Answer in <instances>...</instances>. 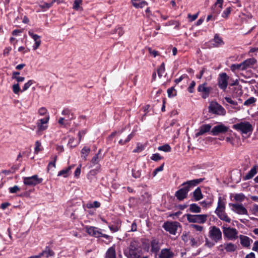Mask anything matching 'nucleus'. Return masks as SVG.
I'll return each mask as SVG.
<instances>
[{
	"instance_id": "obj_53",
	"label": "nucleus",
	"mask_w": 258,
	"mask_h": 258,
	"mask_svg": "<svg viewBox=\"0 0 258 258\" xmlns=\"http://www.w3.org/2000/svg\"><path fill=\"white\" fill-rule=\"evenodd\" d=\"M9 192L11 194L16 193L17 191L20 190V188L18 185H15L13 187H11L9 188Z\"/></svg>"
},
{
	"instance_id": "obj_45",
	"label": "nucleus",
	"mask_w": 258,
	"mask_h": 258,
	"mask_svg": "<svg viewBox=\"0 0 258 258\" xmlns=\"http://www.w3.org/2000/svg\"><path fill=\"white\" fill-rule=\"evenodd\" d=\"M216 242H215L213 240H210L208 238H205V246L207 247L211 248H212L216 243Z\"/></svg>"
},
{
	"instance_id": "obj_56",
	"label": "nucleus",
	"mask_w": 258,
	"mask_h": 258,
	"mask_svg": "<svg viewBox=\"0 0 258 258\" xmlns=\"http://www.w3.org/2000/svg\"><path fill=\"white\" fill-rule=\"evenodd\" d=\"M133 176L136 178H139L141 175V172L140 170H136V169L132 170Z\"/></svg>"
},
{
	"instance_id": "obj_3",
	"label": "nucleus",
	"mask_w": 258,
	"mask_h": 258,
	"mask_svg": "<svg viewBox=\"0 0 258 258\" xmlns=\"http://www.w3.org/2000/svg\"><path fill=\"white\" fill-rule=\"evenodd\" d=\"M224 236L230 240H234L238 238V231L235 228L224 225L222 227Z\"/></svg>"
},
{
	"instance_id": "obj_51",
	"label": "nucleus",
	"mask_w": 258,
	"mask_h": 258,
	"mask_svg": "<svg viewBox=\"0 0 258 258\" xmlns=\"http://www.w3.org/2000/svg\"><path fill=\"white\" fill-rule=\"evenodd\" d=\"M162 158V157L160 155L159 153L153 154L151 157V160L156 162L159 161Z\"/></svg>"
},
{
	"instance_id": "obj_17",
	"label": "nucleus",
	"mask_w": 258,
	"mask_h": 258,
	"mask_svg": "<svg viewBox=\"0 0 258 258\" xmlns=\"http://www.w3.org/2000/svg\"><path fill=\"white\" fill-rule=\"evenodd\" d=\"M197 78L198 79L203 78L206 80V81H210L212 79L211 72L209 70L204 68L200 71V74L197 75Z\"/></svg>"
},
{
	"instance_id": "obj_18",
	"label": "nucleus",
	"mask_w": 258,
	"mask_h": 258,
	"mask_svg": "<svg viewBox=\"0 0 258 258\" xmlns=\"http://www.w3.org/2000/svg\"><path fill=\"white\" fill-rule=\"evenodd\" d=\"M210 90V88L207 87V84L205 83L198 87V91L202 93V96L204 98H206L209 96Z\"/></svg>"
},
{
	"instance_id": "obj_7",
	"label": "nucleus",
	"mask_w": 258,
	"mask_h": 258,
	"mask_svg": "<svg viewBox=\"0 0 258 258\" xmlns=\"http://www.w3.org/2000/svg\"><path fill=\"white\" fill-rule=\"evenodd\" d=\"M43 181L42 178H39L37 175H34L30 177H24L23 182L24 184L28 186H35Z\"/></svg>"
},
{
	"instance_id": "obj_19",
	"label": "nucleus",
	"mask_w": 258,
	"mask_h": 258,
	"mask_svg": "<svg viewBox=\"0 0 258 258\" xmlns=\"http://www.w3.org/2000/svg\"><path fill=\"white\" fill-rule=\"evenodd\" d=\"M211 128V125L209 124H205L202 125L196 132L195 136L196 137L202 136L204 134L209 132Z\"/></svg>"
},
{
	"instance_id": "obj_8",
	"label": "nucleus",
	"mask_w": 258,
	"mask_h": 258,
	"mask_svg": "<svg viewBox=\"0 0 258 258\" xmlns=\"http://www.w3.org/2000/svg\"><path fill=\"white\" fill-rule=\"evenodd\" d=\"M229 205L231 207V210L239 215H248L246 209L241 204L229 203Z\"/></svg>"
},
{
	"instance_id": "obj_15",
	"label": "nucleus",
	"mask_w": 258,
	"mask_h": 258,
	"mask_svg": "<svg viewBox=\"0 0 258 258\" xmlns=\"http://www.w3.org/2000/svg\"><path fill=\"white\" fill-rule=\"evenodd\" d=\"M61 114L64 116L66 121H69L75 119V116L73 110L69 108H64L61 112Z\"/></svg>"
},
{
	"instance_id": "obj_41",
	"label": "nucleus",
	"mask_w": 258,
	"mask_h": 258,
	"mask_svg": "<svg viewBox=\"0 0 258 258\" xmlns=\"http://www.w3.org/2000/svg\"><path fill=\"white\" fill-rule=\"evenodd\" d=\"M256 101V99L254 97H250L247 100H246L243 103L244 106H249L253 105Z\"/></svg>"
},
{
	"instance_id": "obj_39",
	"label": "nucleus",
	"mask_w": 258,
	"mask_h": 258,
	"mask_svg": "<svg viewBox=\"0 0 258 258\" xmlns=\"http://www.w3.org/2000/svg\"><path fill=\"white\" fill-rule=\"evenodd\" d=\"M231 70L233 72H236L240 70H243V66L242 62L239 64H233L230 66Z\"/></svg>"
},
{
	"instance_id": "obj_21",
	"label": "nucleus",
	"mask_w": 258,
	"mask_h": 258,
	"mask_svg": "<svg viewBox=\"0 0 258 258\" xmlns=\"http://www.w3.org/2000/svg\"><path fill=\"white\" fill-rule=\"evenodd\" d=\"M124 254L128 258H140L142 254L141 248L136 250V251H131L127 252V250H124Z\"/></svg>"
},
{
	"instance_id": "obj_42",
	"label": "nucleus",
	"mask_w": 258,
	"mask_h": 258,
	"mask_svg": "<svg viewBox=\"0 0 258 258\" xmlns=\"http://www.w3.org/2000/svg\"><path fill=\"white\" fill-rule=\"evenodd\" d=\"M82 0H75L73 6V9L76 11H78L81 9H82V8L81 7V6L82 5Z\"/></svg>"
},
{
	"instance_id": "obj_13",
	"label": "nucleus",
	"mask_w": 258,
	"mask_h": 258,
	"mask_svg": "<svg viewBox=\"0 0 258 258\" xmlns=\"http://www.w3.org/2000/svg\"><path fill=\"white\" fill-rule=\"evenodd\" d=\"M102 230L97 227L90 226L87 228V232L89 235L96 238L100 237Z\"/></svg>"
},
{
	"instance_id": "obj_62",
	"label": "nucleus",
	"mask_w": 258,
	"mask_h": 258,
	"mask_svg": "<svg viewBox=\"0 0 258 258\" xmlns=\"http://www.w3.org/2000/svg\"><path fill=\"white\" fill-rule=\"evenodd\" d=\"M191 226L197 231L201 232L204 229V227L202 226L193 224Z\"/></svg>"
},
{
	"instance_id": "obj_59",
	"label": "nucleus",
	"mask_w": 258,
	"mask_h": 258,
	"mask_svg": "<svg viewBox=\"0 0 258 258\" xmlns=\"http://www.w3.org/2000/svg\"><path fill=\"white\" fill-rule=\"evenodd\" d=\"M38 113L40 115H44L47 113V110L45 107H41L38 110Z\"/></svg>"
},
{
	"instance_id": "obj_35",
	"label": "nucleus",
	"mask_w": 258,
	"mask_h": 258,
	"mask_svg": "<svg viewBox=\"0 0 258 258\" xmlns=\"http://www.w3.org/2000/svg\"><path fill=\"white\" fill-rule=\"evenodd\" d=\"M224 247L227 252H233L236 249L237 246L233 243L229 242L224 244Z\"/></svg>"
},
{
	"instance_id": "obj_22",
	"label": "nucleus",
	"mask_w": 258,
	"mask_h": 258,
	"mask_svg": "<svg viewBox=\"0 0 258 258\" xmlns=\"http://www.w3.org/2000/svg\"><path fill=\"white\" fill-rule=\"evenodd\" d=\"M258 172V165H255L250 170V171L243 177V180H247L252 178Z\"/></svg>"
},
{
	"instance_id": "obj_44",
	"label": "nucleus",
	"mask_w": 258,
	"mask_h": 258,
	"mask_svg": "<svg viewBox=\"0 0 258 258\" xmlns=\"http://www.w3.org/2000/svg\"><path fill=\"white\" fill-rule=\"evenodd\" d=\"M245 198V196L244 194L242 193L236 194L234 196V199L237 202H243Z\"/></svg>"
},
{
	"instance_id": "obj_30",
	"label": "nucleus",
	"mask_w": 258,
	"mask_h": 258,
	"mask_svg": "<svg viewBox=\"0 0 258 258\" xmlns=\"http://www.w3.org/2000/svg\"><path fill=\"white\" fill-rule=\"evenodd\" d=\"M58 1L59 0H52L48 3H41V4L39 5V7L43 11H46L50 8L55 2H57L58 3Z\"/></svg>"
},
{
	"instance_id": "obj_28",
	"label": "nucleus",
	"mask_w": 258,
	"mask_h": 258,
	"mask_svg": "<svg viewBox=\"0 0 258 258\" xmlns=\"http://www.w3.org/2000/svg\"><path fill=\"white\" fill-rule=\"evenodd\" d=\"M133 5L136 8H143L148 5L144 0H132Z\"/></svg>"
},
{
	"instance_id": "obj_49",
	"label": "nucleus",
	"mask_w": 258,
	"mask_h": 258,
	"mask_svg": "<svg viewBox=\"0 0 258 258\" xmlns=\"http://www.w3.org/2000/svg\"><path fill=\"white\" fill-rule=\"evenodd\" d=\"M229 79V77L225 73H222L219 74L218 81H227Z\"/></svg>"
},
{
	"instance_id": "obj_55",
	"label": "nucleus",
	"mask_w": 258,
	"mask_h": 258,
	"mask_svg": "<svg viewBox=\"0 0 258 258\" xmlns=\"http://www.w3.org/2000/svg\"><path fill=\"white\" fill-rule=\"evenodd\" d=\"M53 159V160L50 162L48 165V170H49L51 167H55V162L57 160V156H54Z\"/></svg>"
},
{
	"instance_id": "obj_57",
	"label": "nucleus",
	"mask_w": 258,
	"mask_h": 258,
	"mask_svg": "<svg viewBox=\"0 0 258 258\" xmlns=\"http://www.w3.org/2000/svg\"><path fill=\"white\" fill-rule=\"evenodd\" d=\"M218 85L221 89L225 91L227 87L228 83L227 82H219Z\"/></svg>"
},
{
	"instance_id": "obj_5",
	"label": "nucleus",
	"mask_w": 258,
	"mask_h": 258,
	"mask_svg": "<svg viewBox=\"0 0 258 258\" xmlns=\"http://www.w3.org/2000/svg\"><path fill=\"white\" fill-rule=\"evenodd\" d=\"M209 237L211 240L218 242L222 239V234L220 229L215 226H211L209 228Z\"/></svg>"
},
{
	"instance_id": "obj_27",
	"label": "nucleus",
	"mask_w": 258,
	"mask_h": 258,
	"mask_svg": "<svg viewBox=\"0 0 258 258\" xmlns=\"http://www.w3.org/2000/svg\"><path fill=\"white\" fill-rule=\"evenodd\" d=\"M121 227V223L119 221L114 222L113 224H108V228L112 233L118 231Z\"/></svg>"
},
{
	"instance_id": "obj_1",
	"label": "nucleus",
	"mask_w": 258,
	"mask_h": 258,
	"mask_svg": "<svg viewBox=\"0 0 258 258\" xmlns=\"http://www.w3.org/2000/svg\"><path fill=\"white\" fill-rule=\"evenodd\" d=\"M204 179V178H201L183 182L181 184L182 187L175 192V196L179 201L183 200L187 197L190 189L203 181Z\"/></svg>"
},
{
	"instance_id": "obj_31",
	"label": "nucleus",
	"mask_w": 258,
	"mask_h": 258,
	"mask_svg": "<svg viewBox=\"0 0 258 258\" xmlns=\"http://www.w3.org/2000/svg\"><path fill=\"white\" fill-rule=\"evenodd\" d=\"M140 248L139 242L136 240H132L131 241L129 247L126 250L127 252H130L131 251H136V250Z\"/></svg>"
},
{
	"instance_id": "obj_24",
	"label": "nucleus",
	"mask_w": 258,
	"mask_h": 258,
	"mask_svg": "<svg viewBox=\"0 0 258 258\" xmlns=\"http://www.w3.org/2000/svg\"><path fill=\"white\" fill-rule=\"evenodd\" d=\"M239 239L240 240L241 244L244 247H247L249 246L251 242H252V240L250 238L243 235H240Z\"/></svg>"
},
{
	"instance_id": "obj_38",
	"label": "nucleus",
	"mask_w": 258,
	"mask_h": 258,
	"mask_svg": "<svg viewBox=\"0 0 258 258\" xmlns=\"http://www.w3.org/2000/svg\"><path fill=\"white\" fill-rule=\"evenodd\" d=\"M189 244L192 246L198 247L201 244V242L199 238L197 239L191 236L189 239Z\"/></svg>"
},
{
	"instance_id": "obj_36",
	"label": "nucleus",
	"mask_w": 258,
	"mask_h": 258,
	"mask_svg": "<svg viewBox=\"0 0 258 258\" xmlns=\"http://www.w3.org/2000/svg\"><path fill=\"white\" fill-rule=\"evenodd\" d=\"M73 166H70L66 169L60 170L57 174V176H63L64 177H67L69 175L70 171L71 170Z\"/></svg>"
},
{
	"instance_id": "obj_64",
	"label": "nucleus",
	"mask_w": 258,
	"mask_h": 258,
	"mask_svg": "<svg viewBox=\"0 0 258 258\" xmlns=\"http://www.w3.org/2000/svg\"><path fill=\"white\" fill-rule=\"evenodd\" d=\"M198 13H197V14L192 15L189 14L187 15V17H188V18L190 19V21H193L195 20L196 19H197V18H198Z\"/></svg>"
},
{
	"instance_id": "obj_43",
	"label": "nucleus",
	"mask_w": 258,
	"mask_h": 258,
	"mask_svg": "<svg viewBox=\"0 0 258 258\" xmlns=\"http://www.w3.org/2000/svg\"><path fill=\"white\" fill-rule=\"evenodd\" d=\"M134 133L132 132L131 134L128 135L126 138V139L125 140H123L122 139H120L118 143L121 145H124L126 143H128L131 141V140L134 137Z\"/></svg>"
},
{
	"instance_id": "obj_23",
	"label": "nucleus",
	"mask_w": 258,
	"mask_h": 258,
	"mask_svg": "<svg viewBox=\"0 0 258 258\" xmlns=\"http://www.w3.org/2000/svg\"><path fill=\"white\" fill-rule=\"evenodd\" d=\"M256 62V60L254 58H250L243 61L242 63L243 70H246L249 68L252 67Z\"/></svg>"
},
{
	"instance_id": "obj_63",
	"label": "nucleus",
	"mask_w": 258,
	"mask_h": 258,
	"mask_svg": "<svg viewBox=\"0 0 258 258\" xmlns=\"http://www.w3.org/2000/svg\"><path fill=\"white\" fill-rule=\"evenodd\" d=\"M163 165H162V166H159V167H157V168H156V169L154 170V171H153V176H155L157 175V173H158V172H159V171H162V170H163Z\"/></svg>"
},
{
	"instance_id": "obj_40",
	"label": "nucleus",
	"mask_w": 258,
	"mask_h": 258,
	"mask_svg": "<svg viewBox=\"0 0 258 258\" xmlns=\"http://www.w3.org/2000/svg\"><path fill=\"white\" fill-rule=\"evenodd\" d=\"M90 152V149L89 147H84L81 150V157L85 160L87 159V157Z\"/></svg>"
},
{
	"instance_id": "obj_6",
	"label": "nucleus",
	"mask_w": 258,
	"mask_h": 258,
	"mask_svg": "<svg viewBox=\"0 0 258 258\" xmlns=\"http://www.w3.org/2000/svg\"><path fill=\"white\" fill-rule=\"evenodd\" d=\"M185 216L189 222L198 223H205L208 217V215L206 214L191 215L187 214L185 215Z\"/></svg>"
},
{
	"instance_id": "obj_48",
	"label": "nucleus",
	"mask_w": 258,
	"mask_h": 258,
	"mask_svg": "<svg viewBox=\"0 0 258 258\" xmlns=\"http://www.w3.org/2000/svg\"><path fill=\"white\" fill-rule=\"evenodd\" d=\"M224 99L227 103L233 106H236L238 104L237 102L234 100H233L230 97L226 96L224 97Z\"/></svg>"
},
{
	"instance_id": "obj_11",
	"label": "nucleus",
	"mask_w": 258,
	"mask_h": 258,
	"mask_svg": "<svg viewBox=\"0 0 258 258\" xmlns=\"http://www.w3.org/2000/svg\"><path fill=\"white\" fill-rule=\"evenodd\" d=\"M228 127L223 124L217 125L213 127L211 134L213 136H217L219 134L224 133L227 132Z\"/></svg>"
},
{
	"instance_id": "obj_25",
	"label": "nucleus",
	"mask_w": 258,
	"mask_h": 258,
	"mask_svg": "<svg viewBox=\"0 0 258 258\" xmlns=\"http://www.w3.org/2000/svg\"><path fill=\"white\" fill-rule=\"evenodd\" d=\"M101 153V150L100 149L98 151V153L95 154L94 157L92 158L91 161V164L90 166V168H92L94 166H97L98 165H100L99 164V162L101 159V157H99V154Z\"/></svg>"
},
{
	"instance_id": "obj_14",
	"label": "nucleus",
	"mask_w": 258,
	"mask_h": 258,
	"mask_svg": "<svg viewBox=\"0 0 258 258\" xmlns=\"http://www.w3.org/2000/svg\"><path fill=\"white\" fill-rule=\"evenodd\" d=\"M174 253L170 248H163L161 250L158 255L159 258H173Z\"/></svg>"
},
{
	"instance_id": "obj_2",
	"label": "nucleus",
	"mask_w": 258,
	"mask_h": 258,
	"mask_svg": "<svg viewBox=\"0 0 258 258\" xmlns=\"http://www.w3.org/2000/svg\"><path fill=\"white\" fill-rule=\"evenodd\" d=\"M225 200L221 197H219L215 213L221 220L230 223L231 220L225 212Z\"/></svg>"
},
{
	"instance_id": "obj_9",
	"label": "nucleus",
	"mask_w": 258,
	"mask_h": 258,
	"mask_svg": "<svg viewBox=\"0 0 258 258\" xmlns=\"http://www.w3.org/2000/svg\"><path fill=\"white\" fill-rule=\"evenodd\" d=\"M179 225L180 224L177 222H167L164 224L163 227L170 234L175 235Z\"/></svg>"
},
{
	"instance_id": "obj_50",
	"label": "nucleus",
	"mask_w": 258,
	"mask_h": 258,
	"mask_svg": "<svg viewBox=\"0 0 258 258\" xmlns=\"http://www.w3.org/2000/svg\"><path fill=\"white\" fill-rule=\"evenodd\" d=\"M190 237L191 236L189 232H184L181 236L182 240H183L185 242H187L188 240H189Z\"/></svg>"
},
{
	"instance_id": "obj_16",
	"label": "nucleus",
	"mask_w": 258,
	"mask_h": 258,
	"mask_svg": "<svg viewBox=\"0 0 258 258\" xmlns=\"http://www.w3.org/2000/svg\"><path fill=\"white\" fill-rule=\"evenodd\" d=\"M29 35L33 38L35 41V43L33 46V50H36L40 45L41 41L40 40V36L34 34L32 31L28 32Z\"/></svg>"
},
{
	"instance_id": "obj_33",
	"label": "nucleus",
	"mask_w": 258,
	"mask_h": 258,
	"mask_svg": "<svg viewBox=\"0 0 258 258\" xmlns=\"http://www.w3.org/2000/svg\"><path fill=\"white\" fill-rule=\"evenodd\" d=\"M193 197L195 201H198L203 199V196L201 188L198 187L193 192Z\"/></svg>"
},
{
	"instance_id": "obj_60",
	"label": "nucleus",
	"mask_w": 258,
	"mask_h": 258,
	"mask_svg": "<svg viewBox=\"0 0 258 258\" xmlns=\"http://www.w3.org/2000/svg\"><path fill=\"white\" fill-rule=\"evenodd\" d=\"M58 122L59 124L63 126H66L68 124V121H66L64 117H60L58 120Z\"/></svg>"
},
{
	"instance_id": "obj_34",
	"label": "nucleus",
	"mask_w": 258,
	"mask_h": 258,
	"mask_svg": "<svg viewBox=\"0 0 258 258\" xmlns=\"http://www.w3.org/2000/svg\"><path fill=\"white\" fill-rule=\"evenodd\" d=\"M105 258H116V252L114 246L108 249L106 252Z\"/></svg>"
},
{
	"instance_id": "obj_58",
	"label": "nucleus",
	"mask_w": 258,
	"mask_h": 258,
	"mask_svg": "<svg viewBox=\"0 0 258 258\" xmlns=\"http://www.w3.org/2000/svg\"><path fill=\"white\" fill-rule=\"evenodd\" d=\"M35 147L34 150V153L37 154L41 150L40 148L41 146V143L37 141L35 142Z\"/></svg>"
},
{
	"instance_id": "obj_54",
	"label": "nucleus",
	"mask_w": 258,
	"mask_h": 258,
	"mask_svg": "<svg viewBox=\"0 0 258 258\" xmlns=\"http://www.w3.org/2000/svg\"><path fill=\"white\" fill-rule=\"evenodd\" d=\"M100 167L101 165H98L97 166H96L95 169L90 170L89 173L92 175H96L98 172H99Z\"/></svg>"
},
{
	"instance_id": "obj_37",
	"label": "nucleus",
	"mask_w": 258,
	"mask_h": 258,
	"mask_svg": "<svg viewBox=\"0 0 258 258\" xmlns=\"http://www.w3.org/2000/svg\"><path fill=\"white\" fill-rule=\"evenodd\" d=\"M189 211L192 213H200L201 208L196 204H191L189 206Z\"/></svg>"
},
{
	"instance_id": "obj_61",
	"label": "nucleus",
	"mask_w": 258,
	"mask_h": 258,
	"mask_svg": "<svg viewBox=\"0 0 258 258\" xmlns=\"http://www.w3.org/2000/svg\"><path fill=\"white\" fill-rule=\"evenodd\" d=\"M231 13V8L230 7L227 8L223 12L222 16L224 18H226Z\"/></svg>"
},
{
	"instance_id": "obj_4",
	"label": "nucleus",
	"mask_w": 258,
	"mask_h": 258,
	"mask_svg": "<svg viewBox=\"0 0 258 258\" xmlns=\"http://www.w3.org/2000/svg\"><path fill=\"white\" fill-rule=\"evenodd\" d=\"M233 128L244 134L251 133L253 130L252 125L248 121H241L236 123L233 125Z\"/></svg>"
},
{
	"instance_id": "obj_52",
	"label": "nucleus",
	"mask_w": 258,
	"mask_h": 258,
	"mask_svg": "<svg viewBox=\"0 0 258 258\" xmlns=\"http://www.w3.org/2000/svg\"><path fill=\"white\" fill-rule=\"evenodd\" d=\"M12 89L14 93L16 94H18L20 91H21L20 86L18 83L14 84Z\"/></svg>"
},
{
	"instance_id": "obj_46",
	"label": "nucleus",
	"mask_w": 258,
	"mask_h": 258,
	"mask_svg": "<svg viewBox=\"0 0 258 258\" xmlns=\"http://www.w3.org/2000/svg\"><path fill=\"white\" fill-rule=\"evenodd\" d=\"M158 150L165 152H169L171 151V148L168 144H165L163 146H160L158 147Z\"/></svg>"
},
{
	"instance_id": "obj_12",
	"label": "nucleus",
	"mask_w": 258,
	"mask_h": 258,
	"mask_svg": "<svg viewBox=\"0 0 258 258\" xmlns=\"http://www.w3.org/2000/svg\"><path fill=\"white\" fill-rule=\"evenodd\" d=\"M49 119V116L48 114L44 118L39 119L37 122V125L38 127L37 132H42L47 129L48 125H47V122Z\"/></svg>"
},
{
	"instance_id": "obj_20",
	"label": "nucleus",
	"mask_w": 258,
	"mask_h": 258,
	"mask_svg": "<svg viewBox=\"0 0 258 258\" xmlns=\"http://www.w3.org/2000/svg\"><path fill=\"white\" fill-rule=\"evenodd\" d=\"M151 251L153 253H157L160 248L159 240L157 238H153L150 242Z\"/></svg>"
},
{
	"instance_id": "obj_47",
	"label": "nucleus",
	"mask_w": 258,
	"mask_h": 258,
	"mask_svg": "<svg viewBox=\"0 0 258 258\" xmlns=\"http://www.w3.org/2000/svg\"><path fill=\"white\" fill-rule=\"evenodd\" d=\"M168 96L170 98L174 97L176 95V91L174 87H170L167 90Z\"/></svg>"
},
{
	"instance_id": "obj_10",
	"label": "nucleus",
	"mask_w": 258,
	"mask_h": 258,
	"mask_svg": "<svg viewBox=\"0 0 258 258\" xmlns=\"http://www.w3.org/2000/svg\"><path fill=\"white\" fill-rule=\"evenodd\" d=\"M209 109L210 112L218 115H224L226 113L225 109L217 103H211Z\"/></svg>"
},
{
	"instance_id": "obj_29",
	"label": "nucleus",
	"mask_w": 258,
	"mask_h": 258,
	"mask_svg": "<svg viewBox=\"0 0 258 258\" xmlns=\"http://www.w3.org/2000/svg\"><path fill=\"white\" fill-rule=\"evenodd\" d=\"M40 256H44L46 257L53 256L54 255V251L49 246H46L45 249L40 253Z\"/></svg>"
},
{
	"instance_id": "obj_26",
	"label": "nucleus",
	"mask_w": 258,
	"mask_h": 258,
	"mask_svg": "<svg viewBox=\"0 0 258 258\" xmlns=\"http://www.w3.org/2000/svg\"><path fill=\"white\" fill-rule=\"evenodd\" d=\"M211 44L215 47H219L224 44V42L218 34H215L214 39L211 41Z\"/></svg>"
},
{
	"instance_id": "obj_32",
	"label": "nucleus",
	"mask_w": 258,
	"mask_h": 258,
	"mask_svg": "<svg viewBox=\"0 0 258 258\" xmlns=\"http://www.w3.org/2000/svg\"><path fill=\"white\" fill-rule=\"evenodd\" d=\"M157 73L159 78L160 79H164L163 77H165L166 76L165 64L164 62H162L161 66L158 69Z\"/></svg>"
}]
</instances>
